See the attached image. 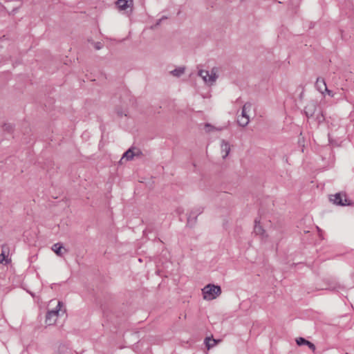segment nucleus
Returning a JSON list of instances; mask_svg holds the SVG:
<instances>
[{"label":"nucleus","instance_id":"nucleus-1","mask_svg":"<svg viewBox=\"0 0 354 354\" xmlns=\"http://www.w3.org/2000/svg\"><path fill=\"white\" fill-rule=\"evenodd\" d=\"M54 304H56V307L53 310H48L46 315L45 323L48 326H53L56 323L60 313L62 314L66 313V309H62L64 307V304L62 301H57L55 299L50 300L49 305Z\"/></svg>","mask_w":354,"mask_h":354},{"label":"nucleus","instance_id":"nucleus-2","mask_svg":"<svg viewBox=\"0 0 354 354\" xmlns=\"http://www.w3.org/2000/svg\"><path fill=\"white\" fill-rule=\"evenodd\" d=\"M218 68L217 67H213L211 71L199 70L198 75L203 79L205 84L212 86L216 82L218 77Z\"/></svg>","mask_w":354,"mask_h":354},{"label":"nucleus","instance_id":"nucleus-3","mask_svg":"<svg viewBox=\"0 0 354 354\" xmlns=\"http://www.w3.org/2000/svg\"><path fill=\"white\" fill-rule=\"evenodd\" d=\"M202 292L204 299L212 300L221 294V288L219 286L208 284L202 289Z\"/></svg>","mask_w":354,"mask_h":354},{"label":"nucleus","instance_id":"nucleus-4","mask_svg":"<svg viewBox=\"0 0 354 354\" xmlns=\"http://www.w3.org/2000/svg\"><path fill=\"white\" fill-rule=\"evenodd\" d=\"M330 201L337 205L345 206L351 205L346 194L342 192L331 195L330 196Z\"/></svg>","mask_w":354,"mask_h":354},{"label":"nucleus","instance_id":"nucleus-5","mask_svg":"<svg viewBox=\"0 0 354 354\" xmlns=\"http://www.w3.org/2000/svg\"><path fill=\"white\" fill-rule=\"evenodd\" d=\"M254 233L259 236L262 239H266L268 238V234L266 232V230L263 227L260 225V221L256 218L254 221Z\"/></svg>","mask_w":354,"mask_h":354},{"label":"nucleus","instance_id":"nucleus-6","mask_svg":"<svg viewBox=\"0 0 354 354\" xmlns=\"http://www.w3.org/2000/svg\"><path fill=\"white\" fill-rule=\"evenodd\" d=\"M136 149L133 147L129 149L122 156L120 162L122 161L123 159H126L127 160H131L134 156H140L141 154V151L139 149H136V152L134 151Z\"/></svg>","mask_w":354,"mask_h":354},{"label":"nucleus","instance_id":"nucleus-7","mask_svg":"<svg viewBox=\"0 0 354 354\" xmlns=\"http://www.w3.org/2000/svg\"><path fill=\"white\" fill-rule=\"evenodd\" d=\"M317 109V103L311 101L307 104L304 108V112L308 118L312 117L315 115Z\"/></svg>","mask_w":354,"mask_h":354},{"label":"nucleus","instance_id":"nucleus-8","mask_svg":"<svg viewBox=\"0 0 354 354\" xmlns=\"http://www.w3.org/2000/svg\"><path fill=\"white\" fill-rule=\"evenodd\" d=\"M221 153H223L222 156L223 158H226L231 150L230 143L225 140H222L221 142Z\"/></svg>","mask_w":354,"mask_h":354},{"label":"nucleus","instance_id":"nucleus-9","mask_svg":"<svg viewBox=\"0 0 354 354\" xmlns=\"http://www.w3.org/2000/svg\"><path fill=\"white\" fill-rule=\"evenodd\" d=\"M52 250L59 257H62L67 252V250H66L60 243L53 244Z\"/></svg>","mask_w":354,"mask_h":354},{"label":"nucleus","instance_id":"nucleus-10","mask_svg":"<svg viewBox=\"0 0 354 354\" xmlns=\"http://www.w3.org/2000/svg\"><path fill=\"white\" fill-rule=\"evenodd\" d=\"M296 342L297 345L302 346L306 345L308 346L313 352L315 351V346L310 342L306 340V339L303 337H299L296 339Z\"/></svg>","mask_w":354,"mask_h":354},{"label":"nucleus","instance_id":"nucleus-11","mask_svg":"<svg viewBox=\"0 0 354 354\" xmlns=\"http://www.w3.org/2000/svg\"><path fill=\"white\" fill-rule=\"evenodd\" d=\"M317 89L322 94L324 93V90H326V84L323 78L318 77L315 82Z\"/></svg>","mask_w":354,"mask_h":354},{"label":"nucleus","instance_id":"nucleus-12","mask_svg":"<svg viewBox=\"0 0 354 354\" xmlns=\"http://www.w3.org/2000/svg\"><path fill=\"white\" fill-rule=\"evenodd\" d=\"M185 67L180 66L170 71V74L174 77H179L185 73Z\"/></svg>","mask_w":354,"mask_h":354},{"label":"nucleus","instance_id":"nucleus-13","mask_svg":"<svg viewBox=\"0 0 354 354\" xmlns=\"http://www.w3.org/2000/svg\"><path fill=\"white\" fill-rule=\"evenodd\" d=\"M252 108V104L250 102H246L243 108L241 111V117H249L248 113L250 111Z\"/></svg>","mask_w":354,"mask_h":354},{"label":"nucleus","instance_id":"nucleus-14","mask_svg":"<svg viewBox=\"0 0 354 354\" xmlns=\"http://www.w3.org/2000/svg\"><path fill=\"white\" fill-rule=\"evenodd\" d=\"M249 122H250V117H241V116L238 117L237 122L240 126H241L243 127H246L248 124Z\"/></svg>","mask_w":354,"mask_h":354},{"label":"nucleus","instance_id":"nucleus-15","mask_svg":"<svg viewBox=\"0 0 354 354\" xmlns=\"http://www.w3.org/2000/svg\"><path fill=\"white\" fill-rule=\"evenodd\" d=\"M116 5L121 10H124L129 7L127 0H118L116 1Z\"/></svg>","mask_w":354,"mask_h":354},{"label":"nucleus","instance_id":"nucleus-16","mask_svg":"<svg viewBox=\"0 0 354 354\" xmlns=\"http://www.w3.org/2000/svg\"><path fill=\"white\" fill-rule=\"evenodd\" d=\"M220 342V340H218ZM218 341L214 339H211L210 337H206L205 339V344L207 349H209L217 344Z\"/></svg>","mask_w":354,"mask_h":354},{"label":"nucleus","instance_id":"nucleus-17","mask_svg":"<svg viewBox=\"0 0 354 354\" xmlns=\"http://www.w3.org/2000/svg\"><path fill=\"white\" fill-rule=\"evenodd\" d=\"M205 131L208 133L212 131L213 130H218V131L221 130V129L215 128L214 127H213L212 125H211L209 123L205 124Z\"/></svg>","mask_w":354,"mask_h":354},{"label":"nucleus","instance_id":"nucleus-18","mask_svg":"<svg viewBox=\"0 0 354 354\" xmlns=\"http://www.w3.org/2000/svg\"><path fill=\"white\" fill-rule=\"evenodd\" d=\"M3 130L8 132H12L13 130L12 126L10 124H5L3 127Z\"/></svg>","mask_w":354,"mask_h":354},{"label":"nucleus","instance_id":"nucleus-19","mask_svg":"<svg viewBox=\"0 0 354 354\" xmlns=\"http://www.w3.org/2000/svg\"><path fill=\"white\" fill-rule=\"evenodd\" d=\"M94 47H95V49L100 50L102 48V44H101L100 42H96L94 44Z\"/></svg>","mask_w":354,"mask_h":354},{"label":"nucleus","instance_id":"nucleus-20","mask_svg":"<svg viewBox=\"0 0 354 354\" xmlns=\"http://www.w3.org/2000/svg\"><path fill=\"white\" fill-rule=\"evenodd\" d=\"M6 256L4 254L3 251L1 254H0V263H3V261L5 260Z\"/></svg>","mask_w":354,"mask_h":354},{"label":"nucleus","instance_id":"nucleus-21","mask_svg":"<svg viewBox=\"0 0 354 354\" xmlns=\"http://www.w3.org/2000/svg\"><path fill=\"white\" fill-rule=\"evenodd\" d=\"M324 92L327 93V94L331 97H333L334 96V94L333 93L332 91L328 89V88L326 87V90H324Z\"/></svg>","mask_w":354,"mask_h":354},{"label":"nucleus","instance_id":"nucleus-22","mask_svg":"<svg viewBox=\"0 0 354 354\" xmlns=\"http://www.w3.org/2000/svg\"><path fill=\"white\" fill-rule=\"evenodd\" d=\"M194 217V214H193L192 212H191L187 218V220H188V222L190 221L191 218Z\"/></svg>","mask_w":354,"mask_h":354},{"label":"nucleus","instance_id":"nucleus-23","mask_svg":"<svg viewBox=\"0 0 354 354\" xmlns=\"http://www.w3.org/2000/svg\"><path fill=\"white\" fill-rule=\"evenodd\" d=\"M317 228L318 232H319V236H321V230L318 227Z\"/></svg>","mask_w":354,"mask_h":354}]
</instances>
